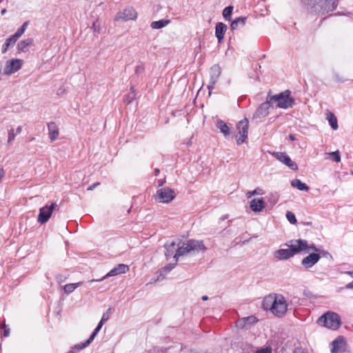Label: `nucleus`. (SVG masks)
Returning <instances> with one entry per match:
<instances>
[{
	"label": "nucleus",
	"mask_w": 353,
	"mask_h": 353,
	"mask_svg": "<svg viewBox=\"0 0 353 353\" xmlns=\"http://www.w3.org/2000/svg\"><path fill=\"white\" fill-rule=\"evenodd\" d=\"M28 26V21H26L23 23L20 28L17 30V31L13 34V36L18 39L26 31L27 27Z\"/></svg>",
	"instance_id": "473e14b6"
},
{
	"label": "nucleus",
	"mask_w": 353,
	"mask_h": 353,
	"mask_svg": "<svg viewBox=\"0 0 353 353\" xmlns=\"http://www.w3.org/2000/svg\"><path fill=\"white\" fill-rule=\"evenodd\" d=\"M258 321V319L254 316H250L242 318L236 322V325L239 327L244 328L248 325H252Z\"/></svg>",
	"instance_id": "aec40b11"
},
{
	"label": "nucleus",
	"mask_w": 353,
	"mask_h": 353,
	"mask_svg": "<svg viewBox=\"0 0 353 353\" xmlns=\"http://www.w3.org/2000/svg\"><path fill=\"white\" fill-rule=\"evenodd\" d=\"M233 7L230 6L224 8L223 10V16L224 19L227 21H230L231 19V15L232 13Z\"/></svg>",
	"instance_id": "72a5a7b5"
},
{
	"label": "nucleus",
	"mask_w": 353,
	"mask_h": 353,
	"mask_svg": "<svg viewBox=\"0 0 353 353\" xmlns=\"http://www.w3.org/2000/svg\"><path fill=\"white\" fill-rule=\"evenodd\" d=\"M347 289H353V281L345 285Z\"/></svg>",
	"instance_id": "49530a36"
},
{
	"label": "nucleus",
	"mask_w": 353,
	"mask_h": 353,
	"mask_svg": "<svg viewBox=\"0 0 353 353\" xmlns=\"http://www.w3.org/2000/svg\"><path fill=\"white\" fill-rule=\"evenodd\" d=\"M346 274L350 275L352 277H353V272H346Z\"/></svg>",
	"instance_id": "864d4df0"
},
{
	"label": "nucleus",
	"mask_w": 353,
	"mask_h": 353,
	"mask_svg": "<svg viewBox=\"0 0 353 353\" xmlns=\"http://www.w3.org/2000/svg\"><path fill=\"white\" fill-rule=\"evenodd\" d=\"M98 185H99V182H97V183H93L92 185H91L90 186H89L88 188V191H91V190H93L95 188H97Z\"/></svg>",
	"instance_id": "37998d69"
},
{
	"label": "nucleus",
	"mask_w": 353,
	"mask_h": 353,
	"mask_svg": "<svg viewBox=\"0 0 353 353\" xmlns=\"http://www.w3.org/2000/svg\"><path fill=\"white\" fill-rule=\"evenodd\" d=\"M305 8L315 14H324L337 7V0H301Z\"/></svg>",
	"instance_id": "7ed1b4c3"
},
{
	"label": "nucleus",
	"mask_w": 353,
	"mask_h": 353,
	"mask_svg": "<svg viewBox=\"0 0 353 353\" xmlns=\"http://www.w3.org/2000/svg\"><path fill=\"white\" fill-rule=\"evenodd\" d=\"M227 30V26L222 23L219 22L216 25L215 28V36L218 39V42L220 43L222 42L224 38V34Z\"/></svg>",
	"instance_id": "6ab92c4d"
},
{
	"label": "nucleus",
	"mask_w": 353,
	"mask_h": 353,
	"mask_svg": "<svg viewBox=\"0 0 353 353\" xmlns=\"http://www.w3.org/2000/svg\"><path fill=\"white\" fill-rule=\"evenodd\" d=\"M157 183L159 186H161L165 183V179H159Z\"/></svg>",
	"instance_id": "de8ad7c7"
},
{
	"label": "nucleus",
	"mask_w": 353,
	"mask_h": 353,
	"mask_svg": "<svg viewBox=\"0 0 353 353\" xmlns=\"http://www.w3.org/2000/svg\"><path fill=\"white\" fill-rule=\"evenodd\" d=\"M318 322L329 329L336 330L340 326L341 319L338 314L327 312L319 319Z\"/></svg>",
	"instance_id": "423d86ee"
},
{
	"label": "nucleus",
	"mask_w": 353,
	"mask_h": 353,
	"mask_svg": "<svg viewBox=\"0 0 353 353\" xmlns=\"http://www.w3.org/2000/svg\"><path fill=\"white\" fill-rule=\"evenodd\" d=\"M205 250L206 248L202 241L191 239L187 242H182L180 240H177V249L174 254V259L177 262L180 256H185L192 252H203Z\"/></svg>",
	"instance_id": "20e7f679"
},
{
	"label": "nucleus",
	"mask_w": 353,
	"mask_h": 353,
	"mask_svg": "<svg viewBox=\"0 0 353 353\" xmlns=\"http://www.w3.org/2000/svg\"><path fill=\"white\" fill-rule=\"evenodd\" d=\"M129 270V268L128 265L125 264H119L114 268H112L109 272H108L104 276H103L100 279L97 280H91L90 282L94 281H102L105 279L110 276H114L120 274L125 273L127 271Z\"/></svg>",
	"instance_id": "ddd939ff"
},
{
	"label": "nucleus",
	"mask_w": 353,
	"mask_h": 353,
	"mask_svg": "<svg viewBox=\"0 0 353 353\" xmlns=\"http://www.w3.org/2000/svg\"><path fill=\"white\" fill-rule=\"evenodd\" d=\"M57 280L59 283H61L65 281V278L60 275L57 277Z\"/></svg>",
	"instance_id": "a18cd8bd"
},
{
	"label": "nucleus",
	"mask_w": 353,
	"mask_h": 353,
	"mask_svg": "<svg viewBox=\"0 0 353 353\" xmlns=\"http://www.w3.org/2000/svg\"><path fill=\"white\" fill-rule=\"evenodd\" d=\"M83 284V282H78L74 283H69L65 285L63 288L64 290V292L67 294H69L72 293L73 291L75 290L78 287L81 286Z\"/></svg>",
	"instance_id": "cd10ccee"
},
{
	"label": "nucleus",
	"mask_w": 353,
	"mask_h": 353,
	"mask_svg": "<svg viewBox=\"0 0 353 353\" xmlns=\"http://www.w3.org/2000/svg\"><path fill=\"white\" fill-rule=\"evenodd\" d=\"M216 127L223 134L225 137L230 134V128L223 121L219 120L216 123Z\"/></svg>",
	"instance_id": "a878e982"
},
{
	"label": "nucleus",
	"mask_w": 353,
	"mask_h": 353,
	"mask_svg": "<svg viewBox=\"0 0 353 353\" xmlns=\"http://www.w3.org/2000/svg\"><path fill=\"white\" fill-rule=\"evenodd\" d=\"M57 206V203L52 202L50 205H46L39 210L37 221L41 224L46 223L50 218L53 210Z\"/></svg>",
	"instance_id": "6e6552de"
},
{
	"label": "nucleus",
	"mask_w": 353,
	"mask_h": 353,
	"mask_svg": "<svg viewBox=\"0 0 353 353\" xmlns=\"http://www.w3.org/2000/svg\"><path fill=\"white\" fill-rule=\"evenodd\" d=\"M261 190L260 188H256L252 191H249L246 193V197L248 199L251 198L252 196L255 194H261Z\"/></svg>",
	"instance_id": "4c0bfd02"
},
{
	"label": "nucleus",
	"mask_w": 353,
	"mask_h": 353,
	"mask_svg": "<svg viewBox=\"0 0 353 353\" xmlns=\"http://www.w3.org/2000/svg\"><path fill=\"white\" fill-rule=\"evenodd\" d=\"M327 119L333 130H336L338 129L337 119L333 113L329 112L327 116Z\"/></svg>",
	"instance_id": "7c9ffc66"
},
{
	"label": "nucleus",
	"mask_w": 353,
	"mask_h": 353,
	"mask_svg": "<svg viewBox=\"0 0 353 353\" xmlns=\"http://www.w3.org/2000/svg\"><path fill=\"white\" fill-rule=\"evenodd\" d=\"M320 259V255L317 253H312L302 260V265L305 268H311Z\"/></svg>",
	"instance_id": "a211bd4d"
},
{
	"label": "nucleus",
	"mask_w": 353,
	"mask_h": 353,
	"mask_svg": "<svg viewBox=\"0 0 353 353\" xmlns=\"http://www.w3.org/2000/svg\"><path fill=\"white\" fill-rule=\"evenodd\" d=\"M2 0H0V2Z\"/></svg>",
	"instance_id": "bf43d9fd"
},
{
	"label": "nucleus",
	"mask_w": 353,
	"mask_h": 353,
	"mask_svg": "<svg viewBox=\"0 0 353 353\" xmlns=\"http://www.w3.org/2000/svg\"><path fill=\"white\" fill-rule=\"evenodd\" d=\"M221 69L219 65H214L213 66L211 67L210 71V84L208 86L209 90H211L214 88V85L217 82V81L221 75Z\"/></svg>",
	"instance_id": "dca6fc26"
},
{
	"label": "nucleus",
	"mask_w": 353,
	"mask_h": 353,
	"mask_svg": "<svg viewBox=\"0 0 353 353\" xmlns=\"http://www.w3.org/2000/svg\"><path fill=\"white\" fill-rule=\"evenodd\" d=\"M256 353H272L271 350L268 348H263L256 352Z\"/></svg>",
	"instance_id": "79ce46f5"
},
{
	"label": "nucleus",
	"mask_w": 353,
	"mask_h": 353,
	"mask_svg": "<svg viewBox=\"0 0 353 353\" xmlns=\"http://www.w3.org/2000/svg\"><path fill=\"white\" fill-rule=\"evenodd\" d=\"M132 92L129 94L125 99V101L128 103H130L135 98L136 94L134 93V89L133 87L131 88Z\"/></svg>",
	"instance_id": "e433bc0d"
},
{
	"label": "nucleus",
	"mask_w": 353,
	"mask_h": 353,
	"mask_svg": "<svg viewBox=\"0 0 353 353\" xmlns=\"http://www.w3.org/2000/svg\"><path fill=\"white\" fill-rule=\"evenodd\" d=\"M1 329L3 330V336H9V334H10V329L8 327H7L5 323H3L2 325H1Z\"/></svg>",
	"instance_id": "a19ab883"
},
{
	"label": "nucleus",
	"mask_w": 353,
	"mask_h": 353,
	"mask_svg": "<svg viewBox=\"0 0 353 353\" xmlns=\"http://www.w3.org/2000/svg\"><path fill=\"white\" fill-rule=\"evenodd\" d=\"M270 101L275 103L276 107L283 109H288L294 105V99L290 97V91L285 90L278 94L270 96L268 94Z\"/></svg>",
	"instance_id": "39448f33"
},
{
	"label": "nucleus",
	"mask_w": 353,
	"mask_h": 353,
	"mask_svg": "<svg viewBox=\"0 0 353 353\" xmlns=\"http://www.w3.org/2000/svg\"><path fill=\"white\" fill-rule=\"evenodd\" d=\"M110 313H111V308L109 307L108 309V310L105 312L103 313L101 320L103 322H106L109 319V318H110Z\"/></svg>",
	"instance_id": "ea45409f"
},
{
	"label": "nucleus",
	"mask_w": 353,
	"mask_h": 353,
	"mask_svg": "<svg viewBox=\"0 0 353 353\" xmlns=\"http://www.w3.org/2000/svg\"><path fill=\"white\" fill-rule=\"evenodd\" d=\"M289 138H290V140H292V141H294V140L296 139V138H295V135H294V134H290L289 135Z\"/></svg>",
	"instance_id": "3c124183"
},
{
	"label": "nucleus",
	"mask_w": 353,
	"mask_h": 353,
	"mask_svg": "<svg viewBox=\"0 0 353 353\" xmlns=\"http://www.w3.org/2000/svg\"><path fill=\"white\" fill-rule=\"evenodd\" d=\"M170 20L167 19H161L159 21H155L152 22L151 27L153 29H160L165 26H166L168 24H169Z\"/></svg>",
	"instance_id": "c756f323"
},
{
	"label": "nucleus",
	"mask_w": 353,
	"mask_h": 353,
	"mask_svg": "<svg viewBox=\"0 0 353 353\" xmlns=\"http://www.w3.org/2000/svg\"><path fill=\"white\" fill-rule=\"evenodd\" d=\"M6 12V9H3L1 12V14H4Z\"/></svg>",
	"instance_id": "5fc2aeb1"
},
{
	"label": "nucleus",
	"mask_w": 353,
	"mask_h": 353,
	"mask_svg": "<svg viewBox=\"0 0 353 353\" xmlns=\"http://www.w3.org/2000/svg\"><path fill=\"white\" fill-rule=\"evenodd\" d=\"M272 155L280 162L293 170L298 169L297 165L292 161L290 157L285 152H273Z\"/></svg>",
	"instance_id": "f8f14e48"
},
{
	"label": "nucleus",
	"mask_w": 353,
	"mask_h": 353,
	"mask_svg": "<svg viewBox=\"0 0 353 353\" xmlns=\"http://www.w3.org/2000/svg\"><path fill=\"white\" fill-rule=\"evenodd\" d=\"M165 256L167 258H168L169 256H171L174 253V252H176L177 241H172L171 243H166L165 244Z\"/></svg>",
	"instance_id": "b1692460"
},
{
	"label": "nucleus",
	"mask_w": 353,
	"mask_h": 353,
	"mask_svg": "<svg viewBox=\"0 0 353 353\" xmlns=\"http://www.w3.org/2000/svg\"><path fill=\"white\" fill-rule=\"evenodd\" d=\"M202 299H203V301H206V300H208V296L205 295V296H202Z\"/></svg>",
	"instance_id": "603ef678"
},
{
	"label": "nucleus",
	"mask_w": 353,
	"mask_h": 353,
	"mask_svg": "<svg viewBox=\"0 0 353 353\" xmlns=\"http://www.w3.org/2000/svg\"><path fill=\"white\" fill-rule=\"evenodd\" d=\"M249 122L247 119H244L240 121L237 125L236 128L238 133L236 135V143L238 145L242 144L245 139L248 137Z\"/></svg>",
	"instance_id": "0eeeda50"
},
{
	"label": "nucleus",
	"mask_w": 353,
	"mask_h": 353,
	"mask_svg": "<svg viewBox=\"0 0 353 353\" xmlns=\"http://www.w3.org/2000/svg\"><path fill=\"white\" fill-rule=\"evenodd\" d=\"M293 353H306L305 352H304L303 350L301 349H296Z\"/></svg>",
	"instance_id": "09e8293b"
},
{
	"label": "nucleus",
	"mask_w": 353,
	"mask_h": 353,
	"mask_svg": "<svg viewBox=\"0 0 353 353\" xmlns=\"http://www.w3.org/2000/svg\"><path fill=\"white\" fill-rule=\"evenodd\" d=\"M22 131V127L21 126H19L16 129V134H20Z\"/></svg>",
	"instance_id": "8fccbe9b"
},
{
	"label": "nucleus",
	"mask_w": 353,
	"mask_h": 353,
	"mask_svg": "<svg viewBox=\"0 0 353 353\" xmlns=\"http://www.w3.org/2000/svg\"><path fill=\"white\" fill-rule=\"evenodd\" d=\"M286 218L288 221L292 224H295L296 223V219L294 214L290 211L287 212Z\"/></svg>",
	"instance_id": "c9c22d12"
},
{
	"label": "nucleus",
	"mask_w": 353,
	"mask_h": 353,
	"mask_svg": "<svg viewBox=\"0 0 353 353\" xmlns=\"http://www.w3.org/2000/svg\"><path fill=\"white\" fill-rule=\"evenodd\" d=\"M325 154L332 156L333 157V161L339 163L341 161V156L339 151L332 152L326 153Z\"/></svg>",
	"instance_id": "f704fd0d"
},
{
	"label": "nucleus",
	"mask_w": 353,
	"mask_h": 353,
	"mask_svg": "<svg viewBox=\"0 0 353 353\" xmlns=\"http://www.w3.org/2000/svg\"><path fill=\"white\" fill-rule=\"evenodd\" d=\"M155 172H156V174H157L159 172V170L158 169H155Z\"/></svg>",
	"instance_id": "4d7b16f0"
},
{
	"label": "nucleus",
	"mask_w": 353,
	"mask_h": 353,
	"mask_svg": "<svg viewBox=\"0 0 353 353\" xmlns=\"http://www.w3.org/2000/svg\"><path fill=\"white\" fill-rule=\"evenodd\" d=\"M176 262L175 261L174 263H169L166 265L163 268H162L159 271L160 276H162L163 277L167 274L168 272H170L176 265Z\"/></svg>",
	"instance_id": "2f4dec72"
},
{
	"label": "nucleus",
	"mask_w": 353,
	"mask_h": 353,
	"mask_svg": "<svg viewBox=\"0 0 353 353\" xmlns=\"http://www.w3.org/2000/svg\"><path fill=\"white\" fill-rule=\"evenodd\" d=\"M104 323L105 322H103L101 320L99 321V323H98L97 327L94 329V332L91 334V336L89 337V339L84 343L75 345V346L74 347V349H77V350H83V349L85 348L86 347H88L92 343V341L94 340L95 336L97 335L98 332L101 329Z\"/></svg>",
	"instance_id": "2eb2a0df"
},
{
	"label": "nucleus",
	"mask_w": 353,
	"mask_h": 353,
	"mask_svg": "<svg viewBox=\"0 0 353 353\" xmlns=\"http://www.w3.org/2000/svg\"><path fill=\"white\" fill-rule=\"evenodd\" d=\"M175 197L174 192L169 188H163L157 192L156 200L161 203H169Z\"/></svg>",
	"instance_id": "1a4fd4ad"
},
{
	"label": "nucleus",
	"mask_w": 353,
	"mask_h": 353,
	"mask_svg": "<svg viewBox=\"0 0 353 353\" xmlns=\"http://www.w3.org/2000/svg\"><path fill=\"white\" fill-rule=\"evenodd\" d=\"M48 129L50 141H54L59 134L58 126L54 122L51 121L48 123Z\"/></svg>",
	"instance_id": "412c9836"
},
{
	"label": "nucleus",
	"mask_w": 353,
	"mask_h": 353,
	"mask_svg": "<svg viewBox=\"0 0 353 353\" xmlns=\"http://www.w3.org/2000/svg\"><path fill=\"white\" fill-rule=\"evenodd\" d=\"M291 185L301 191H307L309 187L299 179H294L291 181Z\"/></svg>",
	"instance_id": "bb28decb"
},
{
	"label": "nucleus",
	"mask_w": 353,
	"mask_h": 353,
	"mask_svg": "<svg viewBox=\"0 0 353 353\" xmlns=\"http://www.w3.org/2000/svg\"><path fill=\"white\" fill-rule=\"evenodd\" d=\"M23 65V61L19 59H10L6 61L3 73L5 75H10L19 70H20Z\"/></svg>",
	"instance_id": "9d476101"
},
{
	"label": "nucleus",
	"mask_w": 353,
	"mask_h": 353,
	"mask_svg": "<svg viewBox=\"0 0 353 353\" xmlns=\"http://www.w3.org/2000/svg\"><path fill=\"white\" fill-rule=\"evenodd\" d=\"M143 71V67L142 65H139L135 69V72L137 74L141 73Z\"/></svg>",
	"instance_id": "c03bdc74"
},
{
	"label": "nucleus",
	"mask_w": 353,
	"mask_h": 353,
	"mask_svg": "<svg viewBox=\"0 0 353 353\" xmlns=\"http://www.w3.org/2000/svg\"><path fill=\"white\" fill-rule=\"evenodd\" d=\"M137 18V12L136 10L132 7H128L117 14L115 20L127 21L129 20H135Z\"/></svg>",
	"instance_id": "9b49d317"
},
{
	"label": "nucleus",
	"mask_w": 353,
	"mask_h": 353,
	"mask_svg": "<svg viewBox=\"0 0 353 353\" xmlns=\"http://www.w3.org/2000/svg\"><path fill=\"white\" fill-rule=\"evenodd\" d=\"M270 98L267 97V101L263 103L254 113V118H263L266 117L269 113V109L271 106Z\"/></svg>",
	"instance_id": "f3484780"
},
{
	"label": "nucleus",
	"mask_w": 353,
	"mask_h": 353,
	"mask_svg": "<svg viewBox=\"0 0 353 353\" xmlns=\"http://www.w3.org/2000/svg\"><path fill=\"white\" fill-rule=\"evenodd\" d=\"M250 207L253 212H261L265 208L264 200L261 199H254L250 201Z\"/></svg>",
	"instance_id": "4be33fe9"
},
{
	"label": "nucleus",
	"mask_w": 353,
	"mask_h": 353,
	"mask_svg": "<svg viewBox=\"0 0 353 353\" xmlns=\"http://www.w3.org/2000/svg\"><path fill=\"white\" fill-rule=\"evenodd\" d=\"M33 39L28 38L19 41L17 44V48L19 51L26 52L30 46L33 43Z\"/></svg>",
	"instance_id": "393cba45"
},
{
	"label": "nucleus",
	"mask_w": 353,
	"mask_h": 353,
	"mask_svg": "<svg viewBox=\"0 0 353 353\" xmlns=\"http://www.w3.org/2000/svg\"><path fill=\"white\" fill-rule=\"evenodd\" d=\"M17 41V39L13 35L8 38L3 46L2 53H5L10 47H12Z\"/></svg>",
	"instance_id": "c85d7f7f"
},
{
	"label": "nucleus",
	"mask_w": 353,
	"mask_h": 353,
	"mask_svg": "<svg viewBox=\"0 0 353 353\" xmlns=\"http://www.w3.org/2000/svg\"><path fill=\"white\" fill-rule=\"evenodd\" d=\"M351 174H353V171L351 172Z\"/></svg>",
	"instance_id": "13d9d810"
},
{
	"label": "nucleus",
	"mask_w": 353,
	"mask_h": 353,
	"mask_svg": "<svg viewBox=\"0 0 353 353\" xmlns=\"http://www.w3.org/2000/svg\"><path fill=\"white\" fill-rule=\"evenodd\" d=\"M346 343L343 336H338L332 342V353H343L345 351Z\"/></svg>",
	"instance_id": "4468645a"
},
{
	"label": "nucleus",
	"mask_w": 353,
	"mask_h": 353,
	"mask_svg": "<svg viewBox=\"0 0 353 353\" xmlns=\"http://www.w3.org/2000/svg\"><path fill=\"white\" fill-rule=\"evenodd\" d=\"M16 133H14V129H10L8 131V142L11 143L16 137Z\"/></svg>",
	"instance_id": "58836bf2"
},
{
	"label": "nucleus",
	"mask_w": 353,
	"mask_h": 353,
	"mask_svg": "<svg viewBox=\"0 0 353 353\" xmlns=\"http://www.w3.org/2000/svg\"><path fill=\"white\" fill-rule=\"evenodd\" d=\"M247 21L246 17H240L232 21L230 25L231 30H236L244 26Z\"/></svg>",
	"instance_id": "5701e85b"
},
{
	"label": "nucleus",
	"mask_w": 353,
	"mask_h": 353,
	"mask_svg": "<svg viewBox=\"0 0 353 353\" xmlns=\"http://www.w3.org/2000/svg\"><path fill=\"white\" fill-rule=\"evenodd\" d=\"M262 306L265 310L270 311L275 316L282 318L287 313L288 304L283 295L272 293L263 298Z\"/></svg>",
	"instance_id": "f03ea898"
},
{
	"label": "nucleus",
	"mask_w": 353,
	"mask_h": 353,
	"mask_svg": "<svg viewBox=\"0 0 353 353\" xmlns=\"http://www.w3.org/2000/svg\"><path fill=\"white\" fill-rule=\"evenodd\" d=\"M92 27H93V28H94V30H97V29H96V26H95V23H93Z\"/></svg>",
	"instance_id": "6e6d98bb"
},
{
	"label": "nucleus",
	"mask_w": 353,
	"mask_h": 353,
	"mask_svg": "<svg viewBox=\"0 0 353 353\" xmlns=\"http://www.w3.org/2000/svg\"><path fill=\"white\" fill-rule=\"evenodd\" d=\"M288 249H280L274 252V256L278 260H286L293 256L295 254L302 251L309 252L310 250L318 252L319 249L316 248L313 244L309 245L306 240L303 239H294L290 240L285 243Z\"/></svg>",
	"instance_id": "f257e3e1"
}]
</instances>
